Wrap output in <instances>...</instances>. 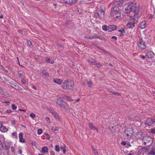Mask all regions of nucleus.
<instances>
[{
  "instance_id": "10",
  "label": "nucleus",
  "mask_w": 155,
  "mask_h": 155,
  "mask_svg": "<svg viewBox=\"0 0 155 155\" xmlns=\"http://www.w3.org/2000/svg\"><path fill=\"white\" fill-rule=\"evenodd\" d=\"M84 38L87 39H96V38H98L100 39H102V38H101L100 36H98L97 34H95L93 35H91L90 36H84Z\"/></svg>"
},
{
  "instance_id": "57",
  "label": "nucleus",
  "mask_w": 155,
  "mask_h": 155,
  "mask_svg": "<svg viewBox=\"0 0 155 155\" xmlns=\"http://www.w3.org/2000/svg\"><path fill=\"white\" fill-rule=\"evenodd\" d=\"M80 99H77V100H76L75 101V102L74 103V104H75V102H79V101H80Z\"/></svg>"
},
{
  "instance_id": "19",
  "label": "nucleus",
  "mask_w": 155,
  "mask_h": 155,
  "mask_svg": "<svg viewBox=\"0 0 155 155\" xmlns=\"http://www.w3.org/2000/svg\"><path fill=\"white\" fill-rule=\"evenodd\" d=\"M54 82L58 84H60L62 83V80L58 79L55 78L54 79Z\"/></svg>"
},
{
  "instance_id": "54",
  "label": "nucleus",
  "mask_w": 155,
  "mask_h": 155,
  "mask_svg": "<svg viewBox=\"0 0 155 155\" xmlns=\"http://www.w3.org/2000/svg\"><path fill=\"white\" fill-rule=\"evenodd\" d=\"M112 38L113 39H117V37L115 36H113L112 37Z\"/></svg>"
},
{
  "instance_id": "9",
  "label": "nucleus",
  "mask_w": 155,
  "mask_h": 155,
  "mask_svg": "<svg viewBox=\"0 0 155 155\" xmlns=\"http://www.w3.org/2000/svg\"><path fill=\"white\" fill-rule=\"evenodd\" d=\"M57 103L61 107H64L65 104V103L63 101L62 98L60 97L58 98Z\"/></svg>"
},
{
  "instance_id": "25",
  "label": "nucleus",
  "mask_w": 155,
  "mask_h": 155,
  "mask_svg": "<svg viewBox=\"0 0 155 155\" xmlns=\"http://www.w3.org/2000/svg\"><path fill=\"white\" fill-rule=\"evenodd\" d=\"M14 88L17 90L21 91L22 90V88L20 86H18L17 84H15L14 86Z\"/></svg>"
},
{
  "instance_id": "4",
  "label": "nucleus",
  "mask_w": 155,
  "mask_h": 155,
  "mask_svg": "<svg viewBox=\"0 0 155 155\" xmlns=\"http://www.w3.org/2000/svg\"><path fill=\"white\" fill-rule=\"evenodd\" d=\"M133 134V130L132 128H127L124 131V136L125 139L130 140Z\"/></svg>"
},
{
  "instance_id": "26",
  "label": "nucleus",
  "mask_w": 155,
  "mask_h": 155,
  "mask_svg": "<svg viewBox=\"0 0 155 155\" xmlns=\"http://www.w3.org/2000/svg\"><path fill=\"white\" fill-rule=\"evenodd\" d=\"M108 26L105 25H104L102 26V29L104 31H107L108 30Z\"/></svg>"
},
{
  "instance_id": "56",
  "label": "nucleus",
  "mask_w": 155,
  "mask_h": 155,
  "mask_svg": "<svg viewBox=\"0 0 155 155\" xmlns=\"http://www.w3.org/2000/svg\"><path fill=\"white\" fill-rule=\"evenodd\" d=\"M140 57L143 59H144L145 58V56L143 55H140Z\"/></svg>"
},
{
  "instance_id": "60",
  "label": "nucleus",
  "mask_w": 155,
  "mask_h": 155,
  "mask_svg": "<svg viewBox=\"0 0 155 155\" xmlns=\"http://www.w3.org/2000/svg\"><path fill=\"white\" fill-rule=\"evenodd\" d=\"M19 110L20 111H24V112H25V110H22L21 109H19Z\"/></svg>"
},
{
  "instance_id": "50",
  "label": "nucleus",
  "mask_w": 155,
  "mask_h": 155,
  "mask_svg": "<svg viewBox=\"0 0 155 155\" xmlns=\"http://www.w3.org/2000/svg\"><path fill=\"white\" fill-rule=\"evenodd\" d=\"M21 82L24 84H25L26 82L25 80L24 79H22L21 80Z\"/></svg>"
},
{
  "instance_id": "45",
  "label": "nucleus",
  "mask_w": 155,
  "mask_h": 155,
  "mask_svg": "<svg viewBox=\"0 0 155 155\" xmlns=\"http://www.w3.org/2000/svg\"><path fill=\"white\" fill-rule=\"evenodd\" d=\"M12 112V111L11 110H8L6 111V112L7 113L9 114L10 113Z\"/></svg>"
},
{
  "instance_id": "59",
  "label": "nucleus",
  "mask_w": 155,
  "mask_h": 155,
  "mask_svg": "<svg viewBox=\"0 0 155 155\" xmlns=\"http://www.w3.org/2000/svg\"><path fill=\"white\" fill-rule=\"evenodd\" d=\"M63 153H65L66 151V149H65V148L64 149H63Z\"/></svg>"
},
{
  "instance_id": "58",
  "label": "nucleus",
  "mask_w": 155,
  "mask_h": 155,
  "mask_svg": "<svg viewBox=\"0 0 155 155\" xmlns=\"http://www.w3.org/2000/svg\"><path fill=\"white\" fill-rule=\"evenodd\" d=\"M15 120H13L12 121V123L13 124H15Z\"/></svg>"
},
{
  "instance_id": "7",
  "label": "nucleus",
  "mask_w": 155,
  "mask_h": 155,
  "mask_svg": "<svg viewBox=\"0 0 155 155\" xmlns=\"http://www.w3.org/2000/svg\"><path fill=\"white\" fill-rule=\"evenodd\" d=\"M155 122V118H148L145 122V124L148 126H151Z\"/></svg>"
},
{
  "instance_id": "44",
  "label": "nucleus",
  "mask_w": 155,
  "mask_h": 155,
  "mask_svg": "<svg viewBox=\"0 0 155 155\" xmlns=\"http://www.w3.org/2000/svg\"><path fill=\"white\" fill-rule=\"evenodd\" d=\"M49 111L53 114L55 112L53 109L50 108L49 109Z\"/></svg>"
},
{
  "instance_id": "15",
  "label": "nucleus",
  "mask_w": 155,
  "mask_h": 155,
  "mask_svg": "<svg viewBox=\"0 0 155 155\" xmlns=\"http://www.w3.org/2000/svg\"><path fill=\"white\" fill-rule=\"evenodd\" d=\"M19 141L21 143H25V139L23 138V133H20L19 134Z\"/></svg>"
},
{
  "instance_id": "61",
  "label": "nucleus",
  "mask_w": 155,
  "mask_h": 155,
  "mask_svg": "<svg viewBox=\"0 0 155 155\" xmlns=\"http://www.w3.org/2000/svg\"><path fill=\"white\" fill-rule=\"evenodd\" d=\"M46 120L47 121L48 120H50V118L49 117H46Z\"/></svg>"
},
{
  "instance_id": "16",
  "label": "nucleus",
  "mask_w": 155,
  "mask_h": 155,
  "mask_svg": "<svg viewBox=\"0 0 155 155\" xmlns=\"http://www.w3.org/2000/svg\"><path fill=\"white\" fill-rule=\"evenodd\" d=\"M89 63L91 65H94L96 61L95 59L92 58H90L87 60Z\"/></svg>"
},
{
  "instance_id": "38",
  "label": "nucleus",
  "mask_w": 155,
  "mask_h": 155,
  "mask_svg": "<svg viewBox=\"0 0 155 155\" xmlns=\"http://www.w3.org/2000/svg\"><path fill=\"white\" fill-rule=\"evenodd\" d=\"M111 93H112V94H114L115 95H120V94L118 92H113L112 91H110Z\"/></svg>"
},
{
  "instance_id": "34",
  "label": "nucleus",
  "mask_w": 155,
  "mask_h": 155,
  "mask_svg": "<svg viewBox=\"0 0 155 155\" xmlns=\"http://www.w3.org/2000/svg\"><path fill=\"white\" fill-rule=\"evenodd\" d=\"M12 109L13 110H15L17 108V106L15 105V104H13L12 105Z\"/></svg>"
},
{
  "instance_id": "35",
  "label": "nucleus",
  "mask_w": 155,
  "mask_h": 155,
  "mask_svg": "<svg viewBox=\"0 0 155 155\" xmlns=\"http://www.w3.org/2000/svg\"><path fill=\"white\" fill-rule=\"evenodd\" d=\"M55 149L56 151L58 152H59L60 150V148L58 145H56L55 146Z\"/></svg>"
},
{
  "instance_id": "22",
  "label": "nucleus",
  "mask_w": 155,
  "mask_h": 155,
  "mask_svg": "<svg viewBox=\"0 0 155 155\" xmlns=\"http://www.w3.org/2000/svg\"><path fill=\"white\" fill-rule=\"evenodd\" d=\"M42 73L45 76L46 78H48L49 76L48 74L45 70H43Z\"/></svg>"
},
{
  "instance_id": "18",
  "label": "nucleus",
  "mask_w": 155,
  "mask_h": 155,
  "mask_svg": "<svg viewBox=\"0 0 155 155\" xmlns=\"http://www.w3.org/2000/svg\"><path fill=\"white\" fill-rule=\"evenodd\" d=\"M62 97L64 99H66L69 101H73L70 97L67 96L64 94L62 95Z\"/></svg>"
},
{
  "instance_id": "53",
  "label": "nucleus",
  "mask_w": 155,
  "mask_h": 155,
  "mask_svg": "<svg viewBox=\"0 0 155 155\" xmlns=\"http://www.w3.org/2000/svg\"><path fill=\"white\" fill-rule=\"evenodd\" d=\"M22 152L21 150H18V153L19 154H21Z\"/></svg>"
},
{
  "instance_id": "27",
  "label": "nucleus",
  "mask_w": 155,
  "mask_h": 155,
  "mask_svg": "<svg viewBox=\"0 0 155 155\" xmlns=\"http://www.w3.org/2000/svg\"><path fill=\"white\" fill-rule=\"evenodd\" d=\"M94 65L96 66L98 68H101L102 66V64L100 63L97 62L96 61L94 64Z\"/></svg>"
},
{
  "instance_id": "5",
  "label": "nucleus",
  "mask_w": 155,
  "mask_h": 155,
  "mask_svg": "<svg viewBox=\"0 0 155 155\" xmlns=\"http://www.w3.org/2000/svg\"><path fill=\"white\" fill-rule=\"evenodd\" d=\"M143 140V141L144 142V144L145 145H146L147 143H149V144L150 145L153 142L152 138L151 137L148 136H146L145 137H144Z\"/></svg>"
},
{
  "instance_id": "3",
  "label": "nucleus",
  "mask_w": 155,
  "mask_h": 155,
  "mask_svg": "<svg viewBox=\"0 0 155 155\" xmlns=\"http://www.w3.org/2000/svg\"><path fill=\"white\" fill-rule=\"evenodd\" d=\"M74 86L73 81L71 80H66L62 85V87L65 89H71L73 88Z\"/></svg>"
},
{
  "instance_id": "42",
  "label": "nucleus",
  "mask_w": 155,
  "mask_h": 155,
  "mask_svg": "<svg viewBox=\"0 0 155 155\" xmlns=\"http://www.w3.org/2000/svg\"><path fill=\"white\" fill-rule=\"evenodd\" d=\"M126 144H127L126 142L124 141H122L121 143V144L123 146L126 145Z\"/></svg>"
},
{
  "instance_id": "11",
  "label": "nucleus",
  "mask_w": 155,
  "mask_h": 155,
  "mask_svg": "<svg viewBox=\"0 0 155 155\" xmlns=\"http://www.w3.org/2000/svg\"><path fill=\"white\" fill-rule=\"evenodd\" d=\"M3 122L0 121V130L2 132H5L8 130V129L5 126H3Z\"/></svg>"
},
{
  "instance_id": "1",
  "label": "nucleus",
  "mask_w": 155,
  "mask_h": 155,
  "mask_svg": "<svg viewBox=\"0 0 155 155\" xmlns=\"http://www.w3.org/2000/svg\"><path fill=\"white\" fill-rule=\"evenodd\" d=\"M127 7L125 8V13H129L130 18V21L127 25V27L132 28L135 26V24L137 21L138 14L139 12V8L137 7L135 3L130 2L125 5Z\"/></svg>"
},
{
  "instance_id": "23",
  "label": "nucleus",
  "mask_w": 155,
  "mask_h": 155,
  "mask_svg": "<svg viewBox=\"0 0 155 155\" xmlns=\"http://www.w3.org/2000/svg\"><path fill=\"white\" fill-rule=\"evenodd\" d=\"M42 152H44V153H46L48 152V148L47 147H44L42 148Z\"/></svg>"
},
{
  "instance_id": "29",
  "label": "nucleus",
  "mask_w": 155,
  "mask_h": 155,
  "mask_svg": "<svg viewBox=\"0 0 155 155\" xmlns=\"http://www.w3.org/2000/svg\"><path fill=\"white\" fill-rule=\"evenodd\" d=\"M150 131L153 134H155V128L150 129Z\"/></svg>"
},
{
  "instance_id": "20",
  "label": "nucleus",
  "mask_w": 155,
  "mask_h": 155,
  "mask_svg": "<svg viewBox=\"0 0 155 155\" xmlns=\"http://www.w3.org/2000/svg\"><path fill=\"white\" fill-rule=\"evenodd\" d=\"M146 27V23L145 21L141 22L140 24V28L141 29H143Z\"/></svg>"
},
{
  "instance_id": "43",
  "label": "nucleus",
  "mask_w": 155,
  "mask_h": 155,
  "mask_svg": "<svg viewBox=\"0 0 155 155\" xmlns=\"http://www.w3.org/2000/svg\"><path fill=\"white\" fill-rule=\"evenodd\" d=\"M118 31L122 33H123L125 32V31L123 28H122L121 29L119 30H118Z\"/></svg>"
},
{
  "instance_id": "13",
  "label": "nucleus",
  "mask_w": 155,
  "mask_h": 155,
  "mask_svg": "<svg viewBox=\"0 0 155 155\" xmlns=\"http://www.w3.org/2000/svg\"><path fill=\"white\" fill-rule=\"evenodd\" d=\"M88 124L90 130H95L97 132H98V129L94 126L93 123L89 122Z\"/></svg>"
},
{
  "instance_id": "52",
  "label": "nucleus",
  "mask_w": 155,
  "mask_h": 155,
  "mask_svg": "<svg viewBox=\"0 0 155 155\" xmlns=\"http://www.w3.org/2000/svg\"><path fill=\"white\" fill-rule=\"evenodd\" d=\"M23 73H20L19 74V77L21 78L23 77Z\"/></svg>"
},
{
  "instance_id": "36",
  "label": "nucleus",
  "mask_w": 155,
  "mask_h": 155,
  "mask_svg": "<svg viewBox=\"0 0 155 155\" xmlns=\"http://www.w3.org/2000/svg\"><path fill=\"white\" fill-rule=\"evenodd\" d=\"M87 84L88 85L89 87H92L93 84H92V82L91 81L88 82Z\"/></svg>"
},
{
  "instance_id": "46",
  "label": "nucleus",
  "mask_w": 155,
  "mask_h": 155,
  "mask_svg": "<svg viewBox=\"0 0 155 155\" xmlns=\"http://www.w3.org/2000/svg\"><path fill=\"white\" fill-rule=\"evenodd\" d=\"M28 44L29 45H32V43L31 41H28L27 42Z\"/></svg>"
},
{
  "instance_id": "64",
  "label": "nucleus",
  "mask_w": 155,
  "mask_h": 155,
  "mask_svg": "<svg viewBox=\"0 0 155 155\" xmlns=\"http://www.w3.org/2000/svg\"><path fill=\"white\" fill-rule=\"evenodd\" d=\"M134 153H130L128 154L127 155H134Z\"/></svg>"
},
{
  "instance_id": "6",
  "label": "nucleus",
  "mask_w": 155,
  "mask_h": 155,
  "mask_svg": "<svg viewBox=\"0 0 155 155\" xmlns=\"http://www.w3.org/2000/svg\"><path fill=\"white\" fill-rule=\"evenodd\" d=\"M138 46L141 49H145L146 46L145 44V42L142 39H140L137 43Z\"/></svg>"
},
{
  "instance_id": "32",
  "label": "nucleus",
  "mask_w": 155,
  "mask_h": 155,
  "mask_svg": "<svg viewBox=\"0 0 155 155\" xmlns=\"http://www.w3.org/2000/svg\"><path fill=\"white\" fill-rule=\"evenodd\" d=\"M58 127H54L52 126L51 127V129L54 131H57L58 130Z\"/></svg>"
},
{
  "instance_id": "2",
  "label": "nucleus",
  "mask_w": 155,
  "mask_h": 155,
  "mask_svg": "<svg viewBox=\"0 0 155 155\" xmlns=\"http://www.w3.org/2000/svg\"><path fill=\"white\" fill-rule=\"evenodd\" d=\"M110 15L115 20L119 18L120 16V13L119 8L117 7H115L111 9Z\"/></svg>"
},
{
  "instance_id": "51",
  "label": "nucleus",
  "mask_w": 155,
  "mask_h": 155,
  "mask_svg": "<svg viewBox=\"0 0 155 155\" xmlns=\"http://www.w3.org/2000/svg\"><path fill=\"white\" fill-rule=\"evenodd\" d=\"M94 154H95V155H98V152L97 150H96L95 152L94 151Z\"/></svg>"
},
{
  "instance_id": "28",
  "label": "nucleus",
  "mask_w": 155,
  "mask_h": 155,
  "mask_svg": "<svg viewBox=\"0 0 155 155\" xmlns=\"http://www.w3.org/2000/svg\"><path fill=\"white\" fill-rule=\"evenodd\" d=\"M145 149L144 148H141V149H140L139 150L137 154L138 155H139L140 154V153L142 154V155H143V150H145Z\"/></svg>"
},
{
  "instance_id": "8",
  "label": "nucleus",
  "mask_w": 155,
  "mask_h": 155,
  "mask_svg": "<svg viewBox=\"0 0 155 155\" xmlns=\"http://www.w3.org/2000/svg\"><path fill=\"white\" fill-rule=\"evenodd\" d=\"M135 137L137 139L143 140L144 137V134L141 131H138L136 133Z\"/></svg>"
},
{
  "instance_id": "39",
  "label": "nucleus",
  "mask_w": 155,
  "mask_h": 155,
  "mask_svg": "<svg viewBox=\"0 0 155 155\" xmlns=\"http://www.w3.org/2000/svg\"><path fill=\"white\" fill-rule=\"evenodd\" d=\"M99 17V15L98 13H95L94 15V17L96 18H97Z\"/></svg>"
},
{
  "instance_id": "49",
  "label": "nucleus",
  "mask_w": 155,
  "mask_h": 155,
  "mask_svg": "<svg viewBox=\"0 0 155 155\" xmlns=\"http://www.w3.org/2000/svg\"><path fill=\"white\" fill-rule=\"evenodd\" d=\"M12 135L13 136H17V133L16 132H13L12 134Z\"/></svg>"
},
{
  "instance_id": "40",
  "label": "nucleus",
  "mask_w": 155,
  "mask_h": 155,
  "mask_svg": "<svg viewBox=\"0 0 155 155\" xmlns=\"http://www.w3.org/2000/svg\"><path fill=\"white\" fill-rule=\"evenodd\" d=\"M11 151L14 154H15V149L13 147H12L11 148Z\"/></svg>"
},
{
  "instance_id": "17",
  "label": "nucleus",
  "mask_w": 155,
  "mask_h": 155,
  "mask_svg": "<svg viewBox=\"0 0 155 155\" xmlns=\"http://www.w3.org/2000/svg\"><path fill=\"white\" fill-rule=\"evenodd\" d=\"M154 54L153 52L150 51L148 52L147 53V56L148 58H152L154 57Z\"/></svg>"
},
{
  "instance_id": "30",
  "label": "nucleus",
  "mask_w": 155,
  "mask_h": 155,
  "mask_svg": "<svg viewBox=\"0 0 155 155\" xmlns=\"http://www.w3.org/2000/svg\"><path fill=\"white\" fill-rule=\"evenodd\" d=\"M100 14H101V16L102 17V16L103 17H104V11L103 9H101L100 10Z\"/></svg>"
},
{
  "instance_id": "37",
  "label": "nucleus",
  "mask_w": 155,
  "mask_h": 155,
  "mask_svg": "<svg viewBox=\"0 0 155 155\" xmlns=\"http://www.w3.org/2000/svg\"><path fill=\"white\" fill-rule=\"evenodd\" d=\"M42 130L41 129H39L38 130V134L39 135L41 134L42 133Z\"/></svg>"
},
{
  "instance_id": "47",
  "label": "nucleus",
  "mask_w": 155,
  "mask_h": 155,
  "mask_svg": "<svg viewBox=\"0 0 155 155\" xmlns=\"http://www.w3.org/2000/svg\"><path fill=\"white\" fill-rule=\"evenodd\" d=\"M152 17V15L151 14H149L148 16V18L149 19H150Z\"/></svg>"
},
{
  "instance_id": "63",
  "label": "nucleus",
  "mask_w": 155,
  "mask_h": 155,
  "mask_svg": "<svg viewBox=\"0 0 155 155\" xmlns=\"http://www.w3.org/2000/svg\"><path fill=\"white\" fill-rule=\"evenodd\" d=\"M18 64L20 65V66H22L20 64V61H19V60H18Z\"/></svg>"
},
{
  "instance_id": "14",
  "label": "nucleus",
  "mask_w": 155,
  "mask_h": 155,
  "mask_svg": "<svg viewBox=\"0 0 155 155\" xmlns=\"http://www.w3.org/2000/svg\"><path fill=\"white\" fill-rule=\"evenodd\" d=\"M127 118L130 120L137 121L138 120V118L137 117V118H136V117H134L133 115L130 114L128 116Z\"/></svg>"
},
{
  "instance_id": "12",
  "label": "nucleus",
  "mask_w": 155,
  "mask_h": 155,
  "mask_svg": "<svg viewBox=\"0 0 155 155\" xmlns=\"http://www.w3.org/2000/svg\"><path fill=\"white\" fill-rule=\"evenodd\" d=\"M108 31L111 32L116 29L117 28V26L114 25H110L108 26Z\"/></svg>"
},
{
  "instance_id": "41",
  "label": "nucleus",
  "mask_w": 155,
  "mask_h": 155,
  "mask_svg": "<svg viewBox=\"0 0 155 155\" xmlns=\"http://www.w3.org/2000/svg\"><path fill=\"white\" fill-rule=\"evenodd\" d=\"M30 117L33 118H35L36 116L35 114L34 113H31L30 114Z\"/></svg>"
},
{
  "instance_id": "48",
  "label": "nucleus",
  "mask_w": 155,
  "mask_h": 155,
  "mask_svg": "<svg viewBox=\"0 0 155 155\" xmlns=\"http://www.w3.org/2000/svg\"><path fill=\"white\" fill-rule=\"evenodd\" d=\"M126 145H127V147H130L131 146V145H130L129 142H128L127 143Z\"/></svg>"
},
{
  "instance_id": "62",
  "label": "nucleus",
  "mask_w": 155,
  "mask_h": 155,
  "mask_svg": "<svg viewBox=\"0 0 155 155\" xmlns=\"http://www.w3.org/2000/svg\"><path fill=\"white\" fill-rule=\"evenodd\" d=\"M59 148H60V150H63V149H64V148L62 147H61Z\"/></svg>"
},
{
  "instance_id": "21",
  "label": "nucleus",
  "mask_w": 155,
  "mask_h": 155,
  "mask_svg": "<svg viewBox=\"0 0 155 155\" xmlns=\"http://www.w3.org/2000/svg\"><path fill=\"white\" fill-rule=\"evenodd\" d=\"M65 2L71 5L74 3L75 1V0H65Z\"/></svg>"
},
{
  "instance_id": "31",
  "label": "nucleus",
  "mask_w": 155,
  "mask_h": 155,
  "mask_svg": "<svg viewBox=\"0 0 155 155\" xmlns=\"http://www.w3.org/2000/svg\"><path fill=\"white\" fill-rule=\"evenodd\" d=\"M50 59L49 58H47L46 59V61L50 63L51 64H53L54 63V61H50Z\"/></svg>"
},
{
  "instance_id": "55",
  "label": "nucleus",
  "mask_w": 155,
  "mask_h": 155,
  "mask_svg": "<svg viewBox=\"0 0 155 155\" xmlns=\"http://www.w3.org/2000/svg\"><path fill=\"white\" fill-rule=\"evenodd\" d=\"M54 152L53 151H51L50 155H54Z\"/></svg>"
},
{
  "instance_id": "24",
  "label": "nucleus",
  "mask_w": 155,
  "mask_h": 155,
  "mask_svg": "<svg viewBox=\"0 0 155 155\" xmlns=\"http://www.w3.org/2000/svg\"><path fill=\"white\" fill-rule=\"evenodd\" d=\"M52 115L56 119H60L58 114L55 112Z\"/></svg>"
},
{
  "instance_id": "33",
  "label": "nucleus",
  "mask_w": 155,
  "mask_h": 155,
  "mask_svg": "<svg viewBox=\"0 0 155 155\" xmlns=\"http://www.w3.org/2000/svg\"><path fill=\"white\" fill-rule=\"evenodd\" d=\"M3 145L2 141L0 140V150H2L3 149Z\"/></svg>"
}]
</instances>
